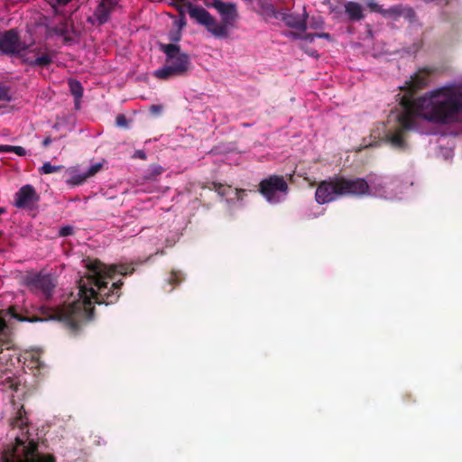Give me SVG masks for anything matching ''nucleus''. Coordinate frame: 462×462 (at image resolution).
I'll list each match as a JSON object with an SVG mask.
<instances>
[{"label":"nucleus","mask_w":462,"mask_h":462,"mask_svg":"<svg viewBox=\"0 0 462 462\" xmlns=\"http://www.w3.org/2000/svg\"><path fill=\"white\" fill-rule=\"evenodd\" d=\"M402 111L397 116L398 125L388 130L385 141L399 151H405L408 131L416 127V118L430 123L448 125L459 122L462 116V84H449L430 92L415 101L404 98Z\"/></svg>","instance_id":"f257e3e1"},{"label":"nucleus","mask_w":462,"mask_h":462,"mask_svg":"<svg viewBox=\"0 0 462 462\" xmlns=\"http://www.w3.org/2000/svg\"><path fill=\"white\" fill-rule=\"evenodd\" d=\"M87 273L79 281L77 299L60 309L51 310L44 319L79 321L89 319L95 303H114L119 297L120 283L115 281L116 273H128L125 265H107L98 260H88Z\"/></svg>","instance_id":"f03ea898"},{"label":"nucleus","mask_w":462,"mask_h":462,"mask_svg":"<svg viewBox=\"0 0 462 462\" xmlns=\"http://www.w3.org/2000/svg\"><path fill=\"white\" fill-rule=\"evenodd\" d=\"M369 185L363 178H335L319 182V204L330 202L341 196L361 197L369 193Z\"/></svg>","instance_id":"7ed1b4c3"},{"label":"nucleus","mask_w":462,"mask_h":462,"mask_svg":"<svg viewBox=\"0 0 462 462\" xmlns=\"http://www.w3.org/2000/svg\"><path fill=\"white\" fill-rule=\"evenodd\" d=\"M160 50L165 55L164 64L153 72L155 78L167 80L188 74L191 69V60L188 53L181 51L176 43L159 42Z\"/></svg>","instance_id":"20e7f679"},{"label":"nucleus","mask_w":462,"mask_h":462,"mask_svg":"<svg viewBox=\"0 0 462 462\" xmlns=\"http://www.w3.org/2000/svg\"><path fill=\"white\" fill-rule=\"evenodd\" d=\"M1 462H55V459L51 455H40L35 442L17 438L15 443L4 452Z\"/></svg>","instance_id":"39448f33"},{"label":"nucleus","mask_w":462,"mask_h":462,"mask_svg":"<svg viewBox=\"0 0 462 462\" xmlns=\"http://www.w3.org/2000/svg\"><path fill=\"white\" fill-rule=\"evenodd\" d=\"M32 44V31H5L0 35V51L19 55Z\"/></svg>","instance_id":"423d86ee"},{"label":"nucleus","mask_w":462,"mask_h":462,"mask_svg":"<svg viewBox=\"0 0 462 462\" xmlns=\"http://www.w3.org/2000/svg\"><path fill=\"white\" fill-rule=\"evenodd\" d=\"M288 186L282 177L271 176L260 183V191L269 202H279L287 195Z\"/></svg>","instance_id":"0eeeda50"},{"label":"nucleus","mask_w":462,"mask_h":462,"mask_svg":"<svg viewBox=\"0 0 462 462\" xmlns=\"http://www.w3.org/2000/svg\"><path fill=\"white\" fill-rule=\"evenodd\" d=\"M434 72V69L422 68L419 69L413 76L411 77L410 80L405 82V86L401 88L402 90L405 91V94L401 98L400 104L404 98H409L412 101L419 99L414 97V95L419 90L425 88L430 82V76ZM421 97H420V98Z\"/></svg>","instance_id":"6e6552de"},{"label":"nucleus","mask_w":462,"mask_h":462,"mask_svg":"<svg viewBox=\"0 0 462 462\" xmlns=\"http://www.w3.org/2000/svg\"><path fill=\"white\" fill-rule=\"evenodd\" d=\"M18 56L23 62L37 67H44L51 62V56L47 49L41 44H35L33 38L32 44Z\"/></svg>","instance_id":"1a4fd4ad"},{"label":"nucleus","mask_w":462,"mask_h":462,"mask_svg":"<svg viewBox=\"0 0 462 462\" xmlns=\"http://www.w3.org/2000/svg\"><path fill=\"white\" fill-rule=\"evenodd\" d=\"M38 200V196L34 189L26 185L22 187L19 191L15 194V206L21 208H28L33 206Z\"/></svg>","instance_id":"9d476101"},{"label":"nucleus","mask_w":462,"mask_h":462,"mask_svg":"<svg viewBox=\"0 0 462 462\" xmlns=\"http://www.w3.org/2000/svg\"><path fill=\"white\" fill-rule=\"evenodd\" d=\"M213 6L217 10L222 19L226 23H230L237 18L236 5L232 3L215 0L213 2Z\"/></svg>","instance_id":"9b49d317"},{"label":"nucleus","mask_w":462,"mask_h":462,"mask_svg":"<svg viewBox=\"0 0 462 462\" xmlns=\"http://www.w3.org/2000/svg\"><path fill=\"white\" fill-rule=\"evenodd\" d=\"M116 5V0H102L94 14L93 25H102L107 20L109 13Z\"/></svg>","instance_id":"f8f14e48"},{"label":"nucleus","mask_w":462,"mask_h":462,"mask_svg":"<svg viewBox=\"0 0 462 462\" xmlns=\"http://www.w3.org/2000/svg\"><path fill=\"white\" fill-rule=\"evenodd\" d=\"M345 14L351 22H359L365 18L364 8L357 2L349 1L344 5Z\"/></svg>","instance_id":"ddd939ff"},{"label":"nucleus","mask_w":462,"mask_h":462,"mask_svg":"<svg viewBox=\"0 0 462 462\" xmlns=\"http://www.w3.org/2000/svg\"><path fill=\"white\" fill-rule=\"evenodd\" d=\"M189 13L190 17L196 20L201 25L209 26L213 23V18L203 8L190 7L189 9Z\"/></svg>","instance_id":"4468645a"},{"label":"nucleus","mask_w":462,"mask_h":462,"mask_svg":"<svg viewBox=\"0 0 462 462\" xmlns=\"http://www.w3.org/2000/svg\"><path fill=\"white\" fill-rule=\"evenodd\" d=\"M68 173L69 174V178L67 180V183L71 186L81 185L89 179L86 171H79L76 167L68 169Z\"/></svg>","instance_id":"2eb2a0df"},{"label":"nucleus","mask_w":462,"mask_h":462,"mask_svg":"<svg viewBox=\"0 0 462 462\" xmlns=\"http://www.w3.org/2000/svg\"><path fill=\"white\" fill-rule=\"evenodd\" d=\"M28 286L33 291L42 290L44 294L48 295L50 291V281L47 278L37 276L35 280L28 282Z\"/></svg>","instance_id":"dca6fc26"},{"label":"nucleus","mask_w":462,"mask_h":462,"mask_svg":"<svg viewBox=\"0 0 462 462\" xmlns=\"http://www.w3.org/2000/svg\"><path fill=\"white\" fill-rule=\"evenodd\" d=\"M403 14V5H396L393 6H391L388 9H383L382 14L384 17H400Z\"/></svg>","instance_id":"f3484780"},{"label":"nucleus","mask_w":462,"mask_h":462,"mask_svg":"<svg viewBox=\"0 0 462 462\" xmlns=\"http://www.w3.org/2000/svg\"><path fill=\"white\" fill-rule=\"evenodd\" d=\"M69 88L76 99H79L83 94V88L81 84L77 80L69 81Z\"/></svg>","instance_id":"a211bd4d"},{"label":"nucleus","mask_w":462,"mask_h":462,"mask_svg":"<svg viewBox=\"0 0 462 462\" xmlns=\"http://www.w3.org/2000/svg\"><path fill=\"white\" fill-rule=\"evenodd\" d=\"M63 167L61 165H51L50 162H45L41 168L40 172L42 174H51L60 171Z\"/></svg>","instance_id":"6ab92c4d"},{"label":"nucleus","mask_w":462,"mask_h":462,"mask_svg":"<svg viewBox=\"0 0 462 462\" xmlns=\"http://www.w3.org/2000/svg\"><path fill=\"white\" fill-rule=\"evenodd\" d=\"M105 161L96 162L90 165V167L86 171V173L88 178L93 177L96 175L98 171H100L103 168Z\"/></svg>","instance_id":"aec40b11"},{"label":"nucleus","mask_w":462,"mask_h":462,"mask_svg":"<svg viewBox=\"0 0 462 462\" xmlns=\"http://www.w3.org/2000/svg\"><path fill=\"white\" fill-rule=\"evenodd\" d=\"M365 4L371 12L379 13L382 14L383 8L374 0H365Z\"/></svg>","instance_id":"412c9836"},{"label":"nucleus","mask_w":462,"mask_h":462,"mask_svg":"<svg viewBox=\"0 0 462 462\" xmlns=\"http://www.w3.org/2000/svg\"><path fill=\"white\" fill-rule=\"evenodd\" d=\"M218 193L221 194L222 196H228L229 194L231 193H235V195L236 197H238V194H239V191L237 189H233L231 187H226V186H221L219 187L218 189Z\"/></svg>","instance_id":"4be33fe9"},{"label":"nucleus","mask_w":462,"mask_h":462,"mask_svg":"<svg viewBox=\"0 0 462 462\" xmlns=\"http://www.w3.org/2000/svg\"><path fill=\"white\" fill-rule=\"evenodd\" d=\"M170 34L167 35V38L174 42H177L180 40V31H169Z\"/></svg>","instance_id":"5701e85b"},{"label":"nucleus","mask_w":462,"mask_h":462,"mask_svg":"<svg viewBox=\"0 0 462 462\" xmlns=\"http://www.w3.org/2000/svg\"><path fill=\"white\" fill-rule=\"evenodd\" d=\"M402 16H404L409 19H413L415 17V12L411 7L403 6V14Z\"/></svg>","instance_id":"b1692460"},{"label":"nucleus","mask_w":462,"mask_h":462,"mask_svg":"<svg viewBox=\"0 0 462 462\" xmlns=\"http://www.w3.org/2000/svg\"><path fill=\"white\" fill-rule=\"evenodd\" d=\"M8 312L12 315L13 318L20 320V321H24V320H27V319H23V318H21L19 317L15 312H14V309L12 307L8 310ZM37 320H42V319H40ZM28 321H36V319H28Z\"/></svg>","instance_id":"393cba45"},{"label":"nucleus","mask_w":462,"mask_h":462,"mask_svg":"<svg viewBox=\"0 0 462 462\" xmlns=\"http://www.w3.org/2000/svg\"><path fill=\"white\" fill-rule=\"evenodd\" d=\"M12 152L19 156H24L26 154V151L22 146H14Z\"/></svg>","instance_id":"a878e982"},{"label":"nucleus","mask_w":462,"mask_h":462,"mask_svg":"<svg viewBox=\"0 0 462 462\" xmlns=\"http://www.w3.org/2000/svg\"><path fill=\"white\" fill-rule=\"evenodd\" d=\"M216 38H225L227 36L226 31H211Z\"/></svg>","instance_id":"bb28decb"},{"label":"nucleus","mask_w":462,"mask_h":462,"mask_svg":"<svg viewBox=\"0 0 462 462\" xmlns=\"http://www.w3.org/2000/svg\"><path fill=\"white\" fill-rule=\"evenodd\" d=\"M14 149V145H0V152H10Z\"/></svg>","instance_id":"cd10ccee"},{"label":"nucleus","mask_w":462,"mask_h":462,"mask_svg":"<svg viewBox=\"0 0 462 462\" xmlns=\"http://www.w3.org/2000/svg\"><path fill=\"white\" fill-rule=\"evenodd\" d=\"M308 41L313 42L314 41V34H310L305 40H303L301 43L302 48H307V42Z\"/></svg>","instance_id":"c85d7f7f"},{"label":"nucleus","mask_w":462,"mask_h":462,"mask_svg":"<svg viewBox=\"0 0 462 462\" xmlns=\"http://www.w3.org/2000/svg\"><path fill=\"white\" fill-rule=\"evenodd\" d=\"M60 233L63 236H68V235L71 234V227H69V226L63 227L60 229Z\"/></svg>","instance_id":"c756f323"},{"label":"nucleus","mask_w":462,"mask_h":462,"mask_svg":"<svg viewBox=\"0 0 462 462\" xmlns=\"http://www.w3.org/2000/svg\"><path fill=\"white\" fill-rule=\"evenodd\" d=\"M116 123L118 125L124 126L125 125V119L123 116H118L116 118Z\"/></svg>","instance_id":"7c9ffc66"},{"label":"nucleus","mask_w":462,"mask_h":462,"mask_svg":"<svg viewBox=\"0 0 462 462\" xmlns=\"http://www.w3.org/2000/svg\"><path fill=\"white\" fill-rule=\"evenodd\" d=\"M51 143V139L50 137H46L43 142H42V145L43 146H48L50 143Z\"/></svg>","instance_id":"2f4dec72"},{"label":"nucleus","mask_w":462,"mask_h":462,"mask_svg":"<svg viewBox=\"0 0 462 462\" xmlns=\"http://www.w3.org/2000/svg\"><path fill=\"white\" fill-rule=\"evenodd\" d=\"M294 27V29H304L306 27L305 24H299V25H291Z\"/></svg>","instance_id":"473e14b6"},{"label":"nucleus","mask_w":462,"mask_h":462,"mask_svg":"<svg viewBox=\"0 0 462 462\" xmlns=\"http://www.w3.org/2000/svg\"><path fill=\"white\" fill-rule=\"evenodd\" d=\"M58 32H60V34H59V35H60L61 38H63V39H65V38H66V36H65V32H67L68 31L60 30V31H58Z\"/></svg>","instance_id":"72a5a7b5"},{"label":"nucleus","mask_w":462,"mask_h":462,"mask_svg":"<svg viewBox=\"0 0 462 462\" xmlns=\"http://www.w3.org/2000/svg\"><path fill=\"white\" fill-rule=\"evenodd\" d=\"M136 155L142 159H144L145 158V155L143 152H136Z\"/></svg>","instance_id":"f704fd0d"},{"label":"nucleus","mask_w":462,"mask_h":462,"mask_svg":"<svg viewBox=\"0 0 462 462\" xmlns=\"http://www.w3.org/2000/svg\"><path fill=\"white\" fill-rule=\"evenodd\" d=\"M319 38H327V39H328L329 38V34L328 33H321V32H319Z\"/></svg>","instance_id":"c9c22d12"},{"label":"nucleus","mask_w":462,"mask_h":462,"mask_svg":"<svg viewBox=\"0 0 462 462\" xmlns=\"http://www.w3.org/2000/svg\"><path fill=\"white\" fill-rule=\"evenodd\" d=\"M5 212V209L0 208V216Z\"/></svg>","instance_id":"e433bc0d"},{"label":"nucleus","mask_w":462,"mask_h":462,"mask_svg":"<svg viewBox=\"0 0 462 462\" xmlns=\"http://www.w3.org/2000/svg\"><path fill=\"white\" fill-rule=\"evenodd\" d=\"M75 6L74 5H71V7L69 8V10L68 12H70L72 9H74Z\"/></svg>","instance_id":"4c0bfd02"},{"label":"nucleus","mask_w":462,"mask_h":462,"mask_svg":"<svg viewBox=\"0 0 462 462\" xmlns=\"http://www.w3.org/2000/svg\"><path fill=\"white\" fill-rule=\"evenodd\" d=\"M315 198H318V189L315 191Z\"/></svg>","instance_id":"58836bf2"},{"label":"nucleus","mask_w":462,"mask_h":462,"mask_svg":"<svg viewBox=\"0 0 462 462\" xmlns=\"http://www.w3.org/2000/svg\"><path fill=\"white\" fill-rule=\"evenodd\" d=\"M152 109H153L154 111H159V109H158V108H155L154 106L152 107Z\"/></svg>","instance_id":"ea45409f"}]
</instances>
